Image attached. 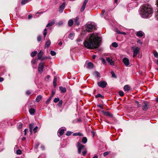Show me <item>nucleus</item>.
Returning <instances> with one entry per match:
<instances>
[{
    "label": "nucleus",
    "instance_id": "39",
    "mask_svg": "<svg viewBox=\"0 0 158 158\" xmlns=\"http://www.w3.org/2000/svg\"><path fill=\"white\" fill-rule=\"evenodd\" d=\"M112 46L115 48H117L118 47V44L116 42H113L112 44Z\"/></svg>",
    "mask_w": 158,
    "mask_h": 158
},
{
    "label": "nucleus",
    "instance_id": "18",
    "mask_svg": "<svg viewBox=\"0 0 158 158\" xmlns=\"http://www.w3.org/2000/svg\"><path fill=\"white\" fill-rule=\"evenodd\" d=\"M59 89L61 91V93H65L66 91V88L62 86H60L59 87Z\"/></svg>",
    "mask_w": 158,
    "mask_h": 158
},
{
    "label": "nucleus",
    "instance_id": "45",
    "mask_svg": "<svg viewBox=\"0 0 158 158\" xmlns=\"http://www.w3.org/2000/svg\"><path fill=\"white\" fill-rule=\"evenodd\" d=\"M38 128V127L37 126H36L35 127V128L33 129V131L34 133H36L37 132V130Z\"/></svg>",
    "mask_w": 158,
    "mask_h": 158
},
{
    "label": "nucleus",
    "instance_id": "55",
    "mask_svg": "<svg viewBox=\"0 0 158 158\" xmlns=\"http://www.w3.org/2000/svg\"><path fill=\"white\" fill-rule=\"evenodd\" d=\"M135 103H136L138 105V107H139L140 106V105L139 104V102L137 101H136L135 102Z\"/></svg>",
    "mask_w": 158,
    "mask_h": 158
},
{
    "label": "nucleus",
    "instance_id": "4",
    "mask_svg": "<svg viewBox=\"0 0 158 158\" xmlns=\"http://www.w3.org/2000/svg\"><path fill=\"white\" fill-rule=\"evenodd\" d=\"M96 29L95 26L92 24H89L87 25L86 30L88 32L93 31Z\"/></svg>",
    "mask_w": 158,
    "mask_h": 158
},
{
    "label": "nucleus",
    "instance_id": "50",
    "mask_svg": "<svg viewBox=\"0 0 158 158\" xmlns=\"http://www.w3.org/2000/svg\"><path fill=\"white\" fill-rule=\"evenodd\" d=\"M102 63L104 64H106V63L105 61V60L103 58H102Z\"/></svg>",
    "mask_w": 158,
    "mask_h": 158
},
{
    "label": "nucleus",
    "instance_id": "28",
    "mask_svg": "<svg viewBox=\"0 0 158 158\" xmlns=\"http://www.w3.org/2000/svg\"><path fill=\"white\" fill-rule=\"evenodd\" d=\"M42 97L41 95H39L37 96L35 100L36 102H39L41 99Z\"/></svg>",
    "mask_w": 158,
    "mask_h": 158
},
{
    "label": "nucleus",
    "instance_id": "1",
    "mask_svg": "<svg viewBox=\"0 0 158 158\" xmlns=\"http://www.w3.org/2000/svg\"><path fill=\"white\" fill-rule=\"evenodd\" d=\"M101 42V38L98 35V34L96 33H94L84 41L83 45L87 49H92L98 48Z\"/></svg>",
    "mask_w": 158,
    "mask_h": 158
},
{
    "label": "nucleus",
    "instance_id": "44",
    "mask_svg": "<svg viewBox=\"0 0 158 158\" xmlns=\"http://www.w3.org/2000/svg\"><path fill=\"white\" fill-rule=\"evenodd\" d=\"M50 54L52 56H54L56 55V53L55 52L53 51H51L50 52Z\"/></svg>",
    "mask_w": 158,
    "mask_h": 158
},
{
    "label": "nucleus",
    "instance_id": "20",
    "mask_svg": "<svg viewBox=\"0 0 158 158\" xmlns=\"http://www.w3.org/2000/svg\"><path fill=\"white\" fill-rule=\"evenodd\" d=\"M51 44V41L50 40L47 41L45 44V47L46 48H48Z\"/></svg>",
    "mask_w": 158,
    "mask_h": 158
},
{
    "label": "nucleus",
    "instance_id": "9",
    "mask_svg": "<svg viewBox=\"0 0 158 158\" xmlns=\"http://www.w3.org/2000/svg\"><path fill=\"white\" fill-rule=\"evenodd\" d=\"M44 63L43 62H40L39 65L38 70L39 73H41L42 72L43 68L44 67Z\"/></svg>",
    "mask_w": 158,
    "mask_h": 158
},
{
    "label": "nucleus",
    "instance_id": "5",
    "mask_svg": "<svg viewBox=\"0 0 158 158\" xmlns=\"http://www.w3.org/2000/svg\"><path fill=\"white\" fill-rule=\"evenodd\" d=\"M131 49L133 51V57H135L139 53L140 48L138 47H131Z\"/></svg>",
    "mask_w": 158,
    "mask_h": 158
},
{
    "label": "nucleus",
    "instance_id": "14",
    "mask_svg": "<svg viewBox=\"0 0 158 158\" xmlns=\"http://www.w3.org/2000/svg\"><path fill=\"white\" fill-rule=\"evenodd\" d=\"M65 5V2H64L61 6H60L59 11L60 13H62L63 12L64 9V8Z\"/></svg>",
    "mask_w": 158,
    "mask_h": 158
},
{
    "label": "nucleus",
    "instance_id": "63",
    "mask_svg": "<svg viewBox=\"0 0 158 158\" xmlns=\"http://www.w3.org/2000/svg\"><path fill=\"white\" fill-rule=\"evenodd\" d=\"M50 77V76L49 75H48L46 77V78L48 79H49Z\"/></svg>",
    "mask_w": 158,
    "mask_h": 158
},
{
    "label": "nucleus",
    "instance_id": "51",
    "mask_svg": "<svg viewBox=\"0 0 158 158\" xmlns=\"http://www.w3.org/2000/svg\"><path fill=\"white\" fill-rule=\"evenodd\" d=\"M71 134V132L69 131H67L66 133V135L67 136L70 135Z\"/></svg>",
    "mask_w": 158,
    "mask_h": 158
},
{
    "label": "nucleus",
    "instance_id": "3",
    "mask_svg": "<svg viewBox=\"0 0 158 158\" xmlns=\"http://www.w3.org/2000/svg\"><path fill=\"white\" fill-rule=\"evenodd\" d=\"M77 147H78V152L79 154H81V151L82 155L85 156L87 153V151L86 148H85V146L81 144L79 142L77 143Z\"/></svg>",
    "mask_w": 158,
    "mask_h": 158
},
{
    "label": "nucleus",
    "instance_id": "58",
    "mask_svg": "<svg viewBox=\"0 0 158 158\" xmlns=\"http://www.w3.org/2000/svg\"><path fill=\"white\" fill-rule=\"evenodd\" d=\"M27 129H26L24 130V135H27Z\"/></svg>",
    "mask_w": 158,
    "mask_h": 158
},
{
    "label": "nucleus",
    "instance_id": "23",
    "mask_svg": "<svg viewBox=\"0 0 158 158\" xmlns=\"http://www.w3.org/2000/svg\"><path fill=\"white\" fill-rule=\"evenodd\" d=\"M124 89L126 91H129L130 89V88L128 85H126L124 87Z\"/></svg>",
    "mask_w": 158,
    "mask_h": 158
},
{
    "label": "nucleus",
    "instance_id": "38",
    "mask_svg": "<svg viewBox=\"0 0 158 158\" xmlns=\"http://www.w3.org/2000/svg\"><path fill=\"white\" fill-rule=\"evenodd\" d=\"M111 73L112 75V77H114V78H117V77L116 76V75H115V73L113 71H112L111 72Z\"/></svg>",
    "mask_w": 158,
    "mask_h": 158
},
{
    "label": "nucleus",
    "instance_id": "57",
    "mask_svg": "<svg viewBox=\"0 0 158 158\" xmlns=\"http://www.w3.org/2000/svg\"><path fill=\"white\" fill-rule=\"evenodd\" d=\"M156 17L158 20V11H157L156 13Z\"/></svg>",
    "mask_w": 158,
    "mask_h": 158
},
{
    "label": "nucleus",
    "instance_id": "12",
    "mask_svg": "<svg viewBox=\"0 0 158 158\" xmlns=\"http://www.w3.org/2000/svg\"><path fill=\"white\" fill-rule=\"evenodd\" d=\"M88 2V0H85L84 2V3H83L82 6V7H81V8L80 10H81V12H82L84 10L85 8V6L86 5V4Z\"/></svg>",
    "mask_w": 158,
    "mask_h": 158
},
{
    "label": "nucleus",
    "instance_id": "52",
    "mask_svg": "<svg viewBox=\"0 0 158 158\" xmlns=\"http://www.w3.org/2000/svg\"><path fill=\"white\" fill-rule=\"evenodd\" d=\"M31 91L29 90H27L26 92V94L28 95H30L31 94Z\"/></svg>",
    "mask_w": 158,
    "mask_h": 158
},
{
    "label": "nucleus",
    "instance_id": "46",
    "mask_svg": "<svg viewBox=\"0 0 158 158\" xmlns=\"http://www.w3.org/2000/svg\"><path fill=\"white\" fill-rule=\"evenodd\" d=\"M16 153L17 154L20 155L22 154V151L20 149H18L16 151Z\"/></svg>",
    "mask_w": 158,
    "mask_h": 158
},
{
    "label": "nucleus",
    "instance_id": "34",
    "mask_svg": "<svg viewBox=\"0 0 158 158\" xmlns=\"http://www.w3.org/2000/svg\"><path fill=\"white\" fill-rule=\"evenodd\" d=\"M37 54V52L36 51H34L32 52L31 54V56L32 57H33L35 56Z\"/></svg>",
    "mask_w": 158,
    "mask_h": 158
},
{
    "label": "nucleus",
    "instance_id": "32",
    "mask_svg": "<svg viewBox=\"0 0 158 158\" xmlns=\"http://www.w3.org/2000/svg\"><path fill=\"white\" fill-rule=\"evenodd\" d=\"M38 59H33L31 61V63L32 64H36L37 63Z\"/></svg>",
    "mask_w": 158,
    "mask_h": 158
},
{
    "label": "nucleus",
    "instance_id": "6",
    "mask_svg": "<svg viewBox=\"0 0 158 158\" xmlns=\"http://www.w3.org/2000/svg\"><path fill=\"white\" fill-rule=\"evenodd\" d=\"M149 107V105L147 101H144L142 103V109L144 111H147Z\"/></svg>",
    "mask_w": 158,
    "mask_h": 158
},
{
    "label": "nucleus",
    "instance_id": "62",
    "mask_svg": "<svg viewBox=\"0 0 158 158\" xmlns=\"http://www.w3.org/2000/svg\"><path fill=\"white\" fill-rule=\"evenodd\" d=\"M96 57V55H93L92 56L93 59H95Z\"/></svg>",
    "mask_w": 158,
    "mask_h": 158
},
{
    "label": "nucleus",
    "instance_id": "10",
    "mask_svg": "<svg viewBox=\"0 0 158 158\" xmlns=\"http://www.w3.org/2000/svg\"><path fill=\"white\" fill-rule=\"evenodd\" d=\"M106 60L112 66L114 65V62L112 60L111 58L107 57L106 58Z\"/></svg>",
    "mask_w": 158,
    "mask_h": 158
},
{
    "label": "nucleus",
    "instance_id": "64",
    "mask_svg": "<svg viewBox=\"0 0 158 158\" xmlns=\"http://www.w3.org/2000/svg\"><path fill=\"white\" fill-rule=\"evenodd\" d=\"M105 11V10H103L102 11V14H103Z\"/></svg>",
    "mask_w": 158,
    "mask_h": 158
},
{
    "label": "nucleus",
    "instance_id": "56",
    "mask_svg": "<svg viewBox=\"0 0 158 158\" xmlns=\"http://www.w3.org/2000/svg\"><path fill=\"white\" fill-rule=\"evenodd\" d=\"M47 32L44 31L43 35H44V38H45L46 35H47Z\"/></svg>",
    "mask_w": 158,
    "mask_h": 158
},
{
    "label": "nucleus",
    "instance_id": "17",
    "mask_svg": "<svg viewBox=\"0 0 158 158\" xmlns=\"http://www.w3.org/2000/svg\"><path fill=\"white\" fill-rule=\"evenodd\" d=\"M34 123H32L30 124L29 125V128L30 130V132L31 134L32 133V129L34 127Z\"/></svg>",
    "mask_w": 158,
    "mask_h": 158
},
{
    "label": "nucleus",
    "instance_id": "47",
    "mask_svg": "<svg viewBox=\"0 0 158 158\" xmlns=\"http://www.w3.org/2000/svg\"><path fill=\"white\" fill-rule=\"evenodd\" d=\"M97 106L100 108L101 109H103V106L102 105V104L97 105Z\"/></svg>",
    "mask_w": 158,
    "mask_h": 158
},
{
    "label": "nucleus",
    "instance_id": "11",
    "mask_svg": "<svg viewBox=\"0 0 158 158\" xmlns=\"http://www.w3.org/2000/svg\"><path fill=\"white\" fill-rule=\"evenodd\" d=\"M44 54V52L42 50H40V52L37 54L38 59L40 60Z\"/></svg>",
    "mask_w": 158,
    "mask_h": 158
},
{
    "label": "nucleus",
    "instance_id": "2",
    "mask_svg": "<svg viewBox=\"0 0 158 158\" xmlns=\"http://www.w3.org/2000/svg\"><path fill=\"white\" fill-rule=\"evenodd\" d=\"M153 13V9L148 4L143 5L141 6L140 14L143 18H148L152 16Z\"/></svg>",
    "mask_w": 158,
    "mask_h": 158
},
{
    "label": "nucleus",
    "instance_id": "42",
    "mask_svg": "<svg viewBox=\"0 0 158 158\" xmlns=\"http://www.w3.org/2000/svg\"><path fill=\"white\" fill-rule=\"evenodd\" d=\"M95 74L96 75V76L98 78H99L100 77V74L98 72H95Z\"/></svg>",
    "mask_w": 158,
    "mask_h": 158
},
{
    "label": "nucleus",
    "instance_id": "8",
    "mask_svg": "<svg viewBox=\"0 0 158 158\" xmlns=\"http://www.w3.org/2000/svg\"><path fill=\"white\" fill-rule=\"evenodd\" d=\"M102 113L104 115L108 116L109 117L113 118V115L110 112L105 111L104 110L102 111Z\"/></svg>",
    "mask_w": 158,
    "mask_h": 158
},
{
    "label": "nucleus",
    "instance_id": "40",
    "mask_svg": "<svg viewBox=\"0 0 158 158\" xmlns=\"http://www.w3.org/2000/svg\"><path fill=\"white\" fill-rule=\"evenodd\" d=\"M23 124L22 123H19L18 125H17V127L18 129H21L22 127Z\"/></svg>",
    "mask_w": 158,
    "mask_h": 158
},
{
    "label": "nucleus",
    "instance_id": "43",
    "mask_svg": "<svg viewBox=\"0 0 158 158\" xmlns=\"http://www.w3.org/2000/svg\"><path fill=\"white\" fill-rule=\"evenodd\" d=\"M60 101L59 98H55L54 100V102L55 103H57Z\"/></svg>",
    "mask_w": 158,
    "mask_h": 158
},
{
    "label": "nucleus",
    "instance_id": "19",
    "mask_svg": "<svg viewBox=\"0 0 158 158\" xmlns=\"http://www.w3.org/2000/svg\"><path fill=\"white\" fill-rule=\"evenodd\" d=\"M21 1V4L22 5H25L26 3L30 2V0H20Z\"/></svg>",
    "mask_w": 158,
    "mask_h": 158
},
{
    "label": "nucleus",
    "instance_id": "61",
    "mask_svg": "<svg viewBox=\"0 0 158 158\" xmlns=\"http://www.w3.org/2000/svg\"><path fill=\"white\" fill-rule=\"evenodd\" d=\"M62 43L61 42H60L59 43L58 45L60 46H61L62 45Z\"/></svg>",
    "mask_w": 158,
    "mask_h": 158
},
{
    "label": "nucleus",
    "instance_id": "25",
    "mask_svg": "<svg viewBox=\"0 0 158 158\" xmlns=\"http://www.w3.org/2000/svg\"><path fill=\"white\" fill-rule=\"evenodd\" d=\"M55 23V22L54 21H52L49 22L48 23L46 26V27H50L53 25Z\"/></svg>",
    "mask_w": 158,
    "mask_h": 158
},
{
    "label": "nucleus",
    "instance_id": "48",
    "mask_svg": "<svg viewBox=\"0 0 158 158\" xmlns=\"http://www.w3.org/2000/svg\"><path fill=\"white\" fill-rule=\"evenodd\" d=\"M37 40L38 41H40L41 39H42V36L41 35H39L38 36V37H37Z\"/></svg>",
    "mask_w": 158,
    "mask_h": 158
},
{
    "label": "nucleus",
    "instance_id": "35",
    "mask_svg": "<svg viewBox=\"0 0 158 158\" xmlns=\"http://www.w3.org/2000/svg\"><path fill=\"white\" fill-rule=\"evenodd\" d=\"M116 32L118 34H123V35H126V33L124 32H120L117 29L116 30Z\"/></svg>",
    "mask_w": 158,
    "mask_h": 158
},
{
    "label": "nucleus",
    "instance_id": "26",
    "mask_svg": "<svg viewBox=\"0 0 158 158\" xmlns=\"http://www.w3.org/2000/svg\"><path fill=\"white\" fill-rule=\"evenodd\" d=\"M56 81H57V77H54L53 81V85L55 87L56 86Z\"/></svg>",
    "mask_w": 158,
    "mask_h": 158
},
{
    "label": "nucleus",
    "instance_id": "53",
    "mask_svg": "<svg viewBox=\"0 0 158 158\" xmlns=\"http://www.w3.org/2000/svg\"><path fill=\"white\" fill-rule=\"evenodd\" d=\"M74 36V34L73 33H71L69 35V37L71 38H73Z\"/></svg>",
    "mask_w": 158,
    "mask_h": 158
},
{
    "label": "nucleus",
    "instance_id": "24",
    "mask_svg": "<svg viewBox=\"0 0 158 158\" xmlns=\"http://www.w3.org/2000/svg\"><path fill=\"white\" fill-rule=\"evenodd\" d=\"M73 19H70L68 21V26L69 27L72 26L73 24Z\"/></svg>",
    "mask_w": 158,
    "mask_h": 158
},
{
    "label": "nucleus",
    "instance_id": "41",
    "mask_svg": "<svg viewBox=\"0 0 158 158\" xmlns=\"http://www.w3.org/2000/svg\"><path fill=\"white\" fill-rule=\"evenodd\" d=\"M118 93H119V94L121 97H122V96H123L124 95V93L122 91H120Z\"/></svg>",
    "mask_w": 158,
    "mask_h": 158
},
{
    "label": "nucleus",
    "instance_id": "30",
    "mask_svg": "<svg viewBox=\"0 0 158 158\" xmlns=\"http://www.w3.org/2000/svg\"><path fill=\"white\" fill-rule=\"evenodd\" d=\"M95 97L96 98H101L103 99L104 98V96H102L100 94H98L97 95H96Z\"/></svg>",
    "mask_w": 158,
    "mask_h": 158
},
{
    "label": "nucleus",
    "instance_id": "7",
    "mask_svg": "<svg viewBox=\"0 0 158 158\" xmlns=\"http://www.w3.org/2000/svg\"><path fill=\"white\" fill-rule=\"evenodd\" d=\"M97 84L99 87L104 88L106 86L107 83L105 81H101L98 82Z\"/></svg>",
    "mask_w": 158,
    "mask_h": 158
},
{
    "label": "nucleus",
    "instance_id": "21",
    "mask_svg": "<svg viewBox=\"0 0 158 158\" xmlns=\"http://www.w3.org/2000/svg\"><path fill=\"white\" fill-rule=\"evenodd\" d=\"M55 94V93L53 92H52V95L50 96V97L48 99V100L46 102V104H48L49 102L50 101V100L52 98V97Z\"/></svg>",
    "mask_w": 158,
    "mask_h": 158
},
{
    "label": "nucleus",
    "instance_id": "13",
    "mask_svg": "<svg viewBox=\"0 0 158 158\" xmlns=\"http://www.w3.org/2000/svg\"><path fill=\"white\" fill-rule=\"evenodd\" d=\"M123 61L126 66H127L129 64V60L127 58H123Z\"/></svg>",
    "mask_w": 158,
    "mask_h": 158
},
{
    "label": "nucleus",
    "instance_id": "54",
    "mask_svg": "<svg viewBox=\"0 0 158 158\" xmlns=\"http://www.w3.org/2000/svg\"><path fill=\"white\" fill-rule=\"evenodd\" d=\"M48 58V57L47 56L42 57V59H41L40 60H41L42 61H43V60H44L45 59H47Z\"/></svg>",
    "mask_w": 158,
    "mask_h": 158
},
{
    "label": "nucleus",
    "instance_id": "49",
    "mask_svg": "<svg viewBox=\"0 0 158 158\" xmlns=\"http://www.w3.org/2000/svg\"><path fill=\"white\" fill-rule=\"evenodd\" d=\"M110 152H106L104 153H103V156H106L108 155L109 154Z\"/></svg>",
    "mask_w": 158,
    "mask_h": 158
},
{
    "label": "nucleus",
    "instance_id": "16",
    "mask_svg": "<svg viewBox=\"0 0 158 158\" xmlns=\"http://www.w3.org/2000/svg\"><path fill=\"white\" fill-rule=\"evenodd\" d=\"M64 130L63 129H60L58 131V133L59 134V136H60L62 135L64 133Z\"/></svg>",
    "mask_w": 158,
    "mask_h": 158
},
{
    "label": "nucleus",
    "instance_id": "31",
    "mask_svg": "<svg viewBox=\"0 0 158 158\" xmlns=\"http://www.w3.org/2000/svg\"><path fill=\"white\" fill-rule=\"evenodd\" d=\"M87 141V139L86 137H83L82 140V142L83 143H85Z\"/></svg>",
    "mask_w": 158,
    "mask_h": 158
},
{
    "label": "nucleus",
    "instance_id": "59",
    "mask_svg": "<svg viewBox=\"0 0 158 158\" xmlns=\"http://www.w3.org/2000/svg\"><path fill=\"white\" fill-rule=\"evenodd\" d=\"M137 43H139L141 44H142V43L141 42L140 40H139L137 41Z\"/></svg>",
    "mask_w": 158,
    "mask_h": 158
},
{
    "label": "nucleus",
    "instance_id": "36",
    "mask_svg": "<svg viewBox=\"0 0 158 158\" xmlns=\"http://www.w3.org/2000/svg\"><path fill=\"white\" fill-rule=\"evenodd\" d=\"M154 56L156 58H158V53L156 51H154L153 52Z\"/></svg>",
    "mask_w": 158,
    "mask_h": 158
},
{
    "label": "nucleus",
    "instance_id": "22",
    "mask_svg": "<svg viewBox=\"0 0 158 158\" xmlns=\"http://www.w3.org/2000/svg\"><path fill=\"white\" fill-rule=\"evenodd\" d=\"M73 136H83V135L81 133L77 132V133H74L73 134Z\"/></svg>",
    "mask_w": 158,
    "mask_h": 158
},
{
    "label": "nucleus",
    "instance_id": "60",
    "mask_svg": "<svg viewBox=\"0 0 158 158\" xmlns=\"http://www.w3.org/2000/svg\"><path fill=\"white\" fill-rule=\"evenodd\" d=\"M32 15H28V17L29 19H30L31 18H32Z\"/></svg>",
    "mask_w": 158,
    "mask_h": 158
},
{
    "label": "nucleus",
    "instance_id": "33",
    "mask_svg": "<svg viewBox=\"0 0 158 158\" xmlns=\"http://www.w3.org/2000/svg\"><path fill=\"white\" fill-rule=\"evenodd\" d=\"M75 23L77 25H78L79 24V18L78 17H76L75 20Z\"/></svg>",
    "mask_w": 158,
    "mask_h": 158
},
{
    "label": "nucleus",
    "instance_id": "27",
    "mask_svg": "<svg viewBox=\"0 0 158 158\" xmlns=\"http://www.w3.org/2000/svg\"><path fill=\"white\" fill-rule=\"evenodd\" d=\"M30 113L31 115H34L35 112V110L33 108H31L29 110Z\"/></svg>",
    "mask_w": 158,
    "mask_h": 158
},
{
    "label": "nucleus",
    "instance_id": "37",
    "mask_svg": "<svg viewBox=\"0 0 158 158\" xmlns=\"http://www.w3.org/2000/svg\"><path fill=\"white\" fill-rule=\"evenodd\" d=\"M63 101L62 100H60L59 103L57 104V105L59 107H61Z\"/></svg>",
    "mask_w": 158,
    "mask_h": 158
},
{
    "label": "nucleus",
    "instance_id": "15",
    "mask_svg": "<svg viewBox=\"0 0 158 158\" xmlns=\"http://www.w3.org/2000/svg\"><path fill=\"white\" fill-rule=\"evenodd\" d=\"M144 33L141 31H137L136 33V35L139 37H142L143 36Z\"/></svg>",
    "mask_w": 158,
    "mask_h": 158
},
{
    "label": "nucleus",
    "instance_id": "29",
    "mask_svg": "<svg viewBox=\"0 0 158 158\" xmlns=\"http://www.w3.org/2000/svg\"><path fill=\"white\" fill-rule=\"evenodd\" d=\"M88 67L89 69H91L93 67V64L91 62H89L88 63Z\"/></svg>",
    "mask_w": 158,
    "mask_h": 158
}]
</instances>
